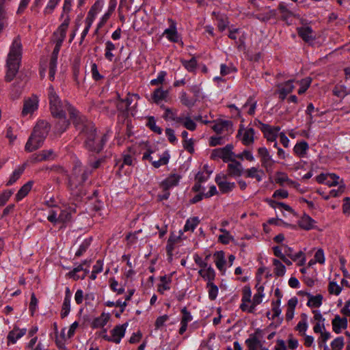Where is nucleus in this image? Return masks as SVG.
<instances>
[{
    "mask_svg": "<svg viewBox=\"0 0 350 350\" xmlns=\"http://www.w3.org/2000/svg\"><path fill=\"white\" fill-rule=\"evenodd\" d=\"M81 161H77L73 167V175L69 178L68 187L71 191V194L78 200L85 195L81 185L87 180L89 176L92 174V170L85 167L83 170Z\"/></svg>",
    "mask_w": 350,
    "mask_h": 350,
    "instance_id": "obj_1",
    "label": "nucleus"
},
{
    "mask_svg": "<svg viewBox=\"0 0 350 350\" xmlns=\"http://www.w3.org/2000/svg\"><path fill=\"white\" fill-rule=\"evenodd\" d=\"M22 57V44L20 38H14L6 61L7 72L5 79L10 82L18 72Z\"/></svg>",
    "mask_w": 350,
    "mask_h": 350,
    "instance_id": "obj_2",
    "label": "nucleus"
},
{
    "mask_svg": "<svg viewBox=\"0 0 350 350\" xmlns=\"http://www.w3.org/2000/svg\"><path fill=\"white\" fill-rule=\"evenodd\" d=\"M50 129L51 125L48 122L43 120H39L25 144V150L31 152L38 149L42 145Z\"/></svg>",
    "mask_w": 350,
    "mask_h": 350,
    "instance_id": "obj_3",
    "label": "nucleus"
},
{
    "mask_svg": "<svg viewBox=\"0 0 350 350\" xmlns=\"http://www.w3.org/2000/svg\"><path fill=\"white\" fill-rule=\"evenodd\" d=\"M50 111L53 117L59 116L66 113L67 111L70 117L75 115L77 109L67 100H62L54 90L53 85H50L48 92Z\"/></svg>",
    "mask_w": 350,
    "mask_h": 350,
    "instance_id": "obj_4",
    "label": "nucleus"
},
{
    "mask_svg": "<svg viewBox=\"0 0 350 350\" xmlns=\"http://www.w3.org/2000/svg\"><path fill=\"white\" fill-rule=\"evenodd\" d=\"M68 25L69 20H65L58 27L57 31L55 32L53 34V36L57 38L55 40V46L51 54V57L49 62V79L51 81H53L55 79L58 54L60 51L62 44L66 38V33Z\"/></svg>",
    "mask_w": 350,
    "mask_h": 350,
    "instance_id": "obj_5",
    "label": "nucleus"
},
{
    "mask_svg": "<svg viewBox=\"0 0 350 350\" xmlns=\"http://www.w3.org/2000/svg\"><path fill=\"white\" fill-rule=\"evenodd\" d=\"M70 119L77 131H79V135L83 138H85L96 130L94 123L88 120L85 116L81 115L77 110L73 116H70Z\"/></svg>",
    "mask_w": 350,
    "mask_h": 350,
    "instance_id": "obj_6",
    "label": "nucleus"
},
{
    "mask_svg": "<svg viewBox=\"0 0 350 350\" xmlns=\"http://www.w3.org/2000/svg\"><path fill=\"white\" fill-rule=\"evenodd\" d=\"M107 140V137L106 134L99 137L97 135L96 131L85 138L84 147L88 151L99 153L103 149Z\"/></svg>",
    "mask_w": 350,
    "mask_h": 350,
    "instance_id": "obj_7",
    "label": "nucleus"
},
{
    "mask_svg": "<svg viewBox=\"0 0 350 350\" xmlns=\"http://www.w3.org/2000/svg\"><path fill=\"white\" fill-rule=\"evenodd\" d=\"M234 146L232 144H227L224 148L214 149L211 154V159L215 160L221 159L224 163L232 161L235 154L232 152Z\"/></svg>",
    "mask_w": 350,
    "mask_h": 350,
    "instance_id": "obj_8",
    "label": "nucleus"
},
{
    "mask_svg": "<svg viewBox=\"0 0 350 350\" xmlns=\"http://www.w3.org/2000/svg\"><path fill=\"white\" fill-rule=\"evenodd\" d=\"M254 123L263 133L264 137L268 142H275L280 127L271 126L269 124L262 123L257 119L254 120Z\"/></svg>",
    "mask_w": 350,
    "mask_h": 350,
    "instance_id": "obj_9",
    "label": "nucleus"
},
{
    "mask_svg": "<svg viewBox=\"0 0 350 350\" xmlns=\"http://www.w3.org/2000/svg\"><path fill=\"white\" fill-rule=\"evenodd\" d=\"M258 154L260 158L261 165L267 172H271L275 161L272 159L267 148L261 147L258 149Z\"/></svg>",
    "mask_w": 350,
    "mask_h": 350,
    "instance_id": "obj_10",
    "label": "nucleus"
},
{
    "mask_svg": "<svg viewBox=\"0 0 350 350\" xmlns=\"http://www.w3.org/2000/svg\"><path fill=\"white\" fill-rule=\"evenodd\" d=\"M128 326V323L122 325H116L111 331V336H103V338L109 342H113L116 344H119L122 338L124 336L126 329Z\"/></svg>",
    "mask_w": 350,
    "mask_h": 350,
    "instance_id": "obj_11",
    "label": "nucleus"
},
{
    "mask_svg": "<svg viewBox=\"0 0 350 350\" xmlns=\"http://www.w3.org/2000/svg\"><path fill=\"white\" fill-rule=\"evenodd\" d=\"M230 163L228 165L227 168V175L223 176L224 178H226V176L230 177H239L241 176L243 172V169L241 163L234 159H232V161H230Z\"/></svg>",
    "mask_w": 350,
    "mask_h": 350,
    "instance_id": "obj_12",
    "label": "nucleus"
},
{
    "mask_svg": "<svg viewBox=\"0 0 350 350\" xmlns=\"http://www.w3.org/2000/svg\"><path fill=\"white\" fill-rule=\"evenodd\" d=\"M53 118L56 119L54 125V132L56 134L61 135L68 128L70 121L66 118V113Z\"/></svg>",
    "mask_w": 350,
    "mask_h": 350,
    "instance_id": "obj_13",
    "label": "nucleus"
},
{
    "mask_svg": "<svg viewBox=\"0 0 350 350\" xmlns=\"http://www.w3.org/2000/svg\"><path fill=\"white\" fill-rule=\"evenodd\" d=\"M38 99L36 96H33L25 100L22 110V116H25L28 114H31L38 109Z\"/></svg>",
    "mask_w": 350,
    "mask_h": 350,
    "instance_id": "obj_14",
    "label": "nucleus"
},
{
    "mask_svg": "<svg viewBox=\"0 0 350 350\" xmlns=\"http://www.w3.org/2000/svg\"><path fill=\"white\" fill-rule=\"evenodd\" d=\"M170 26L169 28L164 31L163 34L166 35L167 38L173 42H177L178 40V36L176 31V23L172 18H168Z\"/></svg>",
    "mask_w": 350,
    "mask_h": 350,
    "instance_id": "obj_15",
    "label": "nucleus"
},
{
    "mask_svg": "<svg viewBox=\"0 0 350 350\" xmlns=\"http://www.w3.org/2000/svg\"><path fill=\"white\" fill-rule=\"evenodd\" d=\"M333 331L336 334H339L341 329H346L347 327V319L346 317L341 318L339 315H336L332 321Z\"/></svg>",
    "mask_w": 350,
    "mask_h": 350,
    "instance_id": "obj_16",
    "label": "nucleus"
},
{
    "mask_svg": "<svg viewBox=\"0 0 350 350\" xmlns=\"http://www.w3.org/2000/svg\"><path fill=\"white\" fill-rule=\"evenodd\" d=\"M180 178V176L177 174H171L160 183V187H161L163 190H169L171 187L178 185Z\"/></svg>",
    "mask_w": 350,
    "mask_h": 350,
    "instance_id": "obj_17",
    "label": "nucleus"
},
{
    "mask_svg": "<svg viewBox=\"0 0 350 350\" xmlns=\"http://www.w3.org/2000/svg\"><path fill=\"white\" fill-rule=\"evenodd\" d=\"M55 155L53 150H43L38 154L32 155V161L34 163L40 162L50 159H54Z\"/></svg>",
    "mask_w": 350,
    "mask_h": 350,
    "instance_id": "obj_18",
    "label": "nucleus"
},
{
    "mask_svg": "<svg viewBox=\"0 0 350 350\" xmlns=\"http://www.w3.org/2000/svg\"><path fill=\"white\" fill-rule=\"evenodd\" d=\"M297 31L299 36L301 37L306 42H309L314 40L313 31L310 27L306 26L297 27Z\"/></svg>",
    "mask_w": 350,
    "mask_h": 350,
    "instance_id": "obj_19",
    "label": "nucleus"
},
{
    "mask_svg": "<svg viewBox=\"0 0 350 350\" xmlns=\"http://www.w3.org/2000/svg\"><path fill=\"white\" fill-rule=\"evenodd\" d=\"M260 332V331L258 329L255 334H251L250 338L245 340V344L247 345L249 350H259L262 348V343L256 336V334Z\"/></svg>",
    "mask_w": 350,
    "mask_h": 350,
    "instance_id": "obj_20",
    "label": "nucleus"
},
{
    "mask_svg": "<svg viewBox=\"0 0 350 350\" xmlns=\"http://www.w3.org/2000/svg\"><path fill=\"white\" fill-rule=\"evenodd\" d=\"M26 329H19L17 326H14L13 329L8 333L7 336L8 342L15 343L16 340L23 337L26 334Z\"/></svg>",
    "mask_w": 350,
    "mask_h": 350,
    "instance_id": "obj_21",
    "label": "nucleus"
},
{
    "mask_svg": "<svg viewBox=\"0 0 350 350\" xmlns=\"http://www.w3.org/2000/svg\"><path fill=\"white\" fill-rule=\"evenodd\" d=\"M110 314L103 312L100 317L95 318L91 323L93 329L103 327L109 321Z\"/></svg>",
    "mask_w": 350,
    "mask_h": 350,
    "instance_id": "obj_22",
    "label": "nucleus"
},
{
    "mask_svg": "<svg viewBox=\"0 0 350 350\" xmlns=\"http://www.w3.org/2000/svg\"><path fill=\"white\" fill-rule=\"evenodd\" d=\"M315 221L309 215L304 214L298 221L299 226L305 230H309L314 228Z\"/></svg>",
    "mask_w": 350,
    "mask_h": 350,
    "instance_id": "obj_23",
    "label": "nucleus"
},
{
    "mask_svg": "<svg viewBox=\"0 0 350 350\" xmlns=\"http://www.w3.org/2000/svg\"><path fill=\"white\" fill-rule=\"evenodd\" d=\"M33 185V180H29L27 183L23 185L16 194V200L20 201L23 199L31 191Z\"/></svg>",
    "mask_w": 350,
    "mask_h": 350,
    "instance_id": "obj_24",
    "label": "nucleus"
},
{
    "mask_svg": "<svg viewBox=\"0 0 350 350\" xmlns=\"http://www.w3.org/2000/svg\"><path fill=\"white\" fill-rule=\"evenodd\" d=\"M26 167V163H23V165L18 166L16 169L14 170L13 173L10 177L9 180L6 183V186H10L13 185L16 180L21 177L22 174L24 172Z\"/></svg>",
    "mask_w": 350,
    "mask_h": 350,
    "instance_id": "obj_25",
    "label": "nucleus"
},
{
    "mask_svg": "<svg viewBox=\"0 0 350 350\" xmlns=\"http://www.w3.org/2000/svg\"><path fill=\"white\" fill-rule=\"evenodd\" d=\"M245 177L255 178L258 182H260L262 180V174H264V172L261 170H258L257 167H252L250 169H247L245 171Z\"/></svg>",
    "mask_w": 350,
    "mask_h": 350,
    "instance_id": "obj_26",
    "label": "nucleus"
},
{
    "mask_svg": "<svg viewBox=\"0 0 350 350\" xmlns=\"http://www.w3.org/2000/svg\"><path fill=\"white\" fill-rule=\"evenodd\" d=\"M254 134L255 131L253 128H248L245 129L241 139L242 143L245 146L253 144L254 142Z\"/></svg>",
    "mask_w": 350,
    "mask_h": 350,
    "instance_id": "obj_27",
    "label": "nucleus"
},
{
    "mask_svg": "<svg viewBox=\"0 0 350 350\" xmlns=\"http://www.w3.org/2000/svg\"><path fill=\"white\" fill-rule=\"evenodd\" d=\"M306 295L308 297V301L307 303V306L309 307H314L319 308L322 304L323 296L320 294H318L315 296L310 295V293H306Z\"/></svg>",
    "mask_w": 350,
    "mask_h": 350,
    "instance_id": "obj_28",
    "label": "nucleus"
},
{
    "mask_svg": "<svg viewBox=\"0 0 350 350\" xmlns=\"http://www.w3.org/2000/svg\"><path fill=\"white\" fill-rule=\"evenodd\" d=\"M173 273L170 274L169 275H163L160 277V281L161 284L158 286V291L161 293H163L164 291L169 290L170 288L169 284L172 282V277Z\"/></svg>",
    "mask_w": 350,
    "mask_h": 350,
    "instance_id": "obj_29",
    "label": "nucleus"
},
{
    "mask_svg": "<svg viewBox=\"0 0 350 350\" xmlns=\"http://www.w3.org/2000/svg\"><path fill=\"white\" fill-rule=\"evenodd\" d=\"M308 148V144L305 141H302L295 144L293 150L296 154L302 157L306 154Z\"/></svg>",
    "mask_w": 350,
    "mask_h": 350,
    "instance_id": "obj_30",
    "label": "nucleus"
},
{
    "mask_svg": "<svg viewBox=\"0 0 350 350\" xmlns=\"http://www.w3.org/2000/svg\"><path fill=\"white\" fill-rule=\"evenodd\" d=\"M273 265H274V273L276 276H283L286 272L285 266L278 259L273 260Z\"/></svg>",
    "mask_w": 350,
    "mask_h": 350,
    "instance_id": "obj_31",
    "label": "nucleus"
},
{
    "mask_svg": "<svg viewBox=\"0 0 350 350\" xmlns=\"http://www.w3.org/2000/svg\"><path fill=\"white\" fill-rule=\"evenodd\" d=\"M116 49L115 44L110 40H108L105 43V57L109 60L112 61L114 55L112 53V51Z\"/></svg>",
    "mask_w": 350,
    "mask_h": 350,
    "instance_id": "obj_32",
    "label": "nucleus"
},
{
    "mask_svg": "<svg viewBox=\"0 0 350 350\" xmlns=\"http://www.w3.org/2000/svg\"><path fill=\"white\" fill-rule=\"evenodd\" d=\"M200 223V219L198 217H193L187 220L186 224L184 226V231H193L196 226Z\"/></svg>",
    "mask_w": 350,
    "mask_h": 350,
    "instance_id": "obj_33",
    "label": "nucleus"
},
{
    "mask_svg": "<svg viewBox=\"0 0 350 350\" xmlns=\"http://www.w3.org/2000/svg\"><path fill=\"white\" fill-rule=\"evenodd\" d=\"M167 95V91H164L161 88H157L154 91L152 98L155 103H159L161 100L165 99Z\"/></svg>",
    "mask_w": 350,
    "mask_h": 350,
    "instance_id": "obj_34",
    "label": "nucleus"
},
{
    "mask_svg": "<svg viewBox=\"0 0 350 350\" xmlns=\"http://www.w3.org/2000/svg\"><path fill=\"white\" fill-rule=\"evenodd\" d=\"M146 126L154 133L159 135L162 133V129L161 127L156 124V120L154 116H148Z\"/></svg>",
    "mask_w": 350,
    "mask_h": 350,
    "instance_id": "obj_35",
    "label": "nucleus"
},
{
    "mask_svg": "<svg viewBox=\"0 0 350 350\" xmlns=\"http://www.w3.org/2000/svg\"><path fill=\"white\" fill-rule=\"evenodd\" d=\"M206 288H208V298L212 301L215 300L218 295V287L213 282H207Z\"/></svg>",
    "mask_w": 350,
    "mask_h": 350,
    "instance_id": "obj_36",
    "label": "nucleus"
},
{
    "mask_svg": "<svg viewBox=\"0 0 350 350\" xmlns=\"http://www.w3.org/2000/svg\"><path fill=\"white\" fill-rule=\"evenodd\" d=\"M180 62L189 72H194L197 68V60L196 57H192L189 60L180 59Z\"/></svg>",
    "mask_w": 350,
    "mask_h": 350,
    "instance_id": "obj_37",
    "label": "nucleus"
},
{
    "mask_svg": "<svg viewBox=\"0 0 350 350\" xmlns=\"http://www.w3.org/2000/svg\"><path fill=\"white\" fill-rule=\"evenodd\" d=\"M232 123L228 120H221L216 124H215L212 129L217 133H221L222 131L225 129H228L229 126H231Z\"/></svg>",
    "mask_w": 350,
    "mask_h": 350,
    "instance_id": "obj_38",
    "label": "nucleus"
},
{
    "mask_svg": "<svg viewBox=\"0 0 350 350\" xmlns=\"http://www.w3.org/2000/svg\"><path fill=\"white\" fill-rule=\"evenodd\" d=\"M170 156L168 152H165L163 156L158 161H152V165L155 168H159L161 165H167L169 162Z\"/></svg>",
    "mask_w": 350,
    "mask_h": 350,
    "instance_id": "obj_39",
    "label": "nucleus"
},
{
    "mask_svg": "<svg viewBox=\"0 0 350 350\" xmlns=\"http://www.w3.org/2000/svg\"><path fill=\"white\" fill-rule=\"evenodd\" d=\"M92 241V238L85 239L80 245L79 250L76 252L75 256L79 257L82 256L90 247Z\"/></svg>",
    "mask_w": 350,
    "mask_h": 350,
    "instance_id": "obj_40",
    "label": "nucleus"
},
{
    "mask_svg": "<svg viewBox=\"0 0 350 350\" xmlns=\"http://www.w3.org/2000/svg\"><path fill=\"white\" fill-rule=\"evenodd\" d=\"M234 188H235L234 183H230L226 181L219 183V189L223 193H228L231 191Z\"/></svg>",
    "mask_w": 350,
    "mask_h": 350,
    "instance_id": "obj_41",
    "label": "nucleus"
},
{
    "mask_svg": "<svg viewBox=\"0 0 350 350\" xmlns=\"http://www.w3.org/2000/svg\"><path fill=\"white\" fill-rule=\"evenodd\" d=\"M70 311V299H64L62 306L61 318L64 319Z\"/></svg>",
    "mask_w": 350,
    "mask_h": 350,
    "instance_id": "obj_42",
    "label": "nucleus"
},
{
    "mask_svg": "<svg viewBox=\"0 0 350 350\" xmlns=\"http://www.w3.org/2000/svg\"><path fill=\"white\" fill-rule=\"evenodd\" d=\"M333 94L339 98H344L347 95L346 88L343 85H336L333 89Z\"/></svg>",
    "mask_w": 350,
    "mask_h": 350,
    "instance_id": "obj_43",
    "label": "nucleus"
},
{
    "mask_svg": "<svg viewBox=\"0 0 350 350\" xmlns=\"http://www.w3.org/2000/svg\"><path fill=\"white\" fill-rule=\"evenodd\" d=\"M328 291L330 294L338 295L342 291V287L338 285L336 282H329L328 285Z\"/></svg>",
    "mask_w": 350,
    "mask_h": 350,
    "instance_id": "obj_44",
    "label": "nucleus"
},
{
    "mask_svg": "<svg viewBox=\"0 0 350 350\" xmlns=\"http://www.w3.org/2000/svg\"><path fill=\"white\" fill-rule=\"evenodd\" d=\"M206 269V273L204 274V276L203 275V278L206 280L208 281L207 282H213L215 278V270L211 266H207Z\"/></svg>",
    "mask_w": 350,
    "mask_h": 350,
    "instance_id": "obj_45",
    "label": "nucleus"
},
{
    "mask_svg": "<svg viewBox=\"0 0 350 350\" xmlns=\"http://www.w3.org/2000/svg\"><path fill=\"white\" fill-rule=\"evenodd\" d=\"M333 350H341L344 347V338L342 336L337 337L331 343Z\"/></svg>",
    "mask_w": 350,
    "mask_h": 350,
    "instance_id": "obj_46",
    "label": "nucleus"
},
{
    "mask_svg": "<svg viewBox=\"0 0 350 350\" xmlns=\"http://www.w3.org/2000/svg\"><path fill=\"white\" fill-rule=\"evenodd\" d=\"M13 192L12 190H5L0 193V207L4 206L12 196Z\"/></svg>",
    "mask_w": 350,
    "mask_h": 350,
    "instance_id": "obj_47",
    "label": "nucleus"
},
{
    "mask_svg": "<svg viewBox=\"0 0 350 350\" xmlns=\"http://www.w3.org/2000/svg\"><path fill=\"white\" fill-rule=\"evenodd\" d=\"M311 83V79L310 78H306L302 79L300 81L301 87L298 90V94H302L306 92V91L308 90V88L310 87Z\"/></svg>",
    "mask_w": 350,
    "mask_h": 350,
    "instance_id": "obj_48",
    "label": "nucleus"
},
{
    "mask_svg": "<svg viewBox=\"0 0 350 350\" xmlns=\"http://www.w3.org/2000/svg\"><path fill=\"white\" fill-rule=\"evenodd\" d=\"M180 98L181 103L186 107H191L195 104L194 100L189 99L188 96L185 92H182Z\"/></svg>",
    "mask_w": 350,
    "mask_h": 350,
    "instance_id": "obj_49",
    "label": "nucleus"
},
{
    "mask_svg": "<svg viewBox=\"0 0 350 350\" xmlns=\"http://www.w3.org/2000/svg\"><path fill=\"white\" fill-rule=\"evenodd\" d=\"M302 317H304V319L300 321L296 326V329L299 331L301 335H305V332L307 329L308 325L306 323V315L305 314H302Z\"/></svg>",
    "mask_w": 350,
    "mask_h": 350,
    "instance_id": "obj_50",
    "label": "nucleus"
},
{
    "mask_svg": "<svg viewBox=\"0 0 350 350\" xmlns=\"http://www.w3.org/2000/svg\"><path fill=\"white\" fill-rule=\"evenodd\" d=\"M226 263V261L224 260V252L221 251L219 252H217V258L215 261V265L217 269L220 271L223 269V267Z\"/></svg>",
    "mask_w": 350,
    "mask_h": 350,
    "instance_id": "obj_51",
    "label": "nucleus"
},
{
    "mask_svg": "<svg viewBox=\"0 0 350 350\" xmlns=\"http://www.w3.org/2000/svg\"><path fill=\"white\" fill-rule=\"evenodd\" d=\"M251 296L252 292L250 287L249 286H245L243 288L242 302H250Z\"/></svg>",
    "mask_w": 350,
    "mask_h": 350,
    "instance_id": "obj_52",
    "label": "nucleus"
},
{
    "mask_svg": "<svg viewBox=\"0 0 350 350\" xmlns=\"http://www.w3.org/2000/svg\"><path fill=\"white\" fill-rule=\"evenodd\" d=\"M6 18V12L5 10L4 3H0V32L4 28V21Z\"/></svg>",
    "mask_w": 350,
    "mask_h": 350,
    "instance_id": "obj_53",
    "label": "nucleus"
},
{
    "mask_svg": "<svg viewBox=\"0 0 350 350\" xmlns=\"http://www.w3.org/2000/svg\"><path fill=\"white\" fill-rule=\"evenodd\" d=\"M184 148L191 154L194 152V141L192 138L183 140Z\"/></svg>",
    "mask_w": 350,
    "mask_h": 350,
    "instance_id": "obj_54",
    "label": "nucleus"
},
{
    "mask_svg": "<svg viewBox=\"0 0 350 350\" xmlns=\"http://www.w3.org/2000/svg\"><path fill=\"white\" fill-rule=\"evenodd\" d=\"M234 157H237L241 160H243L244 158H245L247 160H248L250 161H253L254 160V158L252 152L247 150H243L241 153H240L239 154H235V156H234Z\"/></svg>",
    "mask_w": 350,
    "mask_h": 350,
    "instance_id": "obj_55",
    "label": "nucleus"
},
{
    "mask_svg": "<svg viewBox=\"0 0 350 350\" xmlns=\"http://www.w3.org/2000/svg\"><path fill=\"white\" fill-rule=\"evenodd\" d=\"M278 10L282 14V19L286 20L292 15V13L288 10L284 3H280L278 5Z\"/></svg>",
    "mask_w": 350,
    "mask_h": 350,
    "instance_id": "obj_56",
    "label": "nucleus"
},
{
    "mask_svg": "<svg viewBox=\"0 0 350 350\" xmlns=\"http://www.w3.org/2000/svg\"><path fill=\"white\" fill-rule=\"evenodd\" d=\"M58 217L59 222H67L71 219L70 212L67 209L62 210Z\"/></svg>",
    "mask_w": 350,
    "mask_h": 350,
    "instance_id": "obj_57",
    "label": "nucleus"
},
{
    "mask_svg": "<svg viewBox=\"0 0 350 350\" xmlns=\"http://www.w3.org/2000/svg\"><path fill=\"white\" fill-rule=\"evenodd\" d=\"M38 299L36 297V295L34 293H32L31 295V301L29 304V310L31 311V316L34 314V312L36 310V307L38 305Z\"/></svg>",
    "mask_w": 350,
    "mask_h": 350,
    "instance_id": "obj_58",
    "label": "nucleus"
},
{
    "mask_svg": "<svg viewBox=\"0 0 350 350\" xmlns=\"http://www.w3.org/2000/svg\"><path fill=\"white\" fill-rule=\"evenodd\" d=\"M91 72H92V78L95 81H99L103 78V77L101 75H100L98 70L97 65L95 63H93L91 66Z\"/></svg>",
    "mask_w": 350,
    "mask_h": 350,
    "instance_id": "obj_59",
    "label": "nucleus"
},
{
    "mask_svg": "<svg viewBox=\"0 0 350 350\" xmlns=\"http://www.w3.org/2000/svg\"><path fill=\"white\" fill-rule=\"evenodd\" d=\"M181 312L183 314V317L180 322L188 324V323L192 320L191 313L187 310L186 307H184L181 310Z\"/></svg>",
    "mask_w": 350,
    "mask_h": 350,
    "instance_id": "obj_60",
    "label": "nucleus"
},
{
    "mask_svg": "<svg viewBox=\"0 0 350 350\" xmlns=\"http://www.w3.org/2000/svg\"><path fill=\"white\" fill-rule=\"evenodd\" d=\"M177 115L176 110H173L170 108H165V113L163 116V118L165 120H171L174 119V117Z\"/></svg>",
    "mask_w": 350,
    "mask_h": 350,
    "instance_id": "obj_61",
    "label": "nucleus"
},
{
    "mask_svg": "<svg viewBox=\"0 0 350 350\" xmlns=\"http://www.w3.org/2000/svg\"><path fill=\"white\" fill-rule=\"evenodd\" d=\"M183 126L189 131H195L196 129V124L189 117L185 118Z\"/></svg>",
    "mask_w": 350,
    "mask_h": 350,
    "instance_id": "obj_62",
    "label": "nucleus"
},
{
    "mask_svg": "<svg viewBox=\"0 0 350 350\" xmlns=\"http://www.w3.org/2000/svg\"><path fill=\"white\" fill-rule=\"evenodd\" d=\"M280 89L284 92V94H290L294 89L293 81L290 80L286 81L282 85Z\"/></svg>",
    "mask_w": 350,
    "mask_h": 350,
    "instance_id": "obj_63",
    "label": "nucleus"
},
{
    "mask_svg": "<svg viewBox=\"0 0 350 350\" xmlns=\"http://www.w3.org/2000/svg\"><path fill=\"white\" fill-rule=\"evenodd\" d=\"M342 212L344 214L350 215V198L346 197L343 200Z\"/></svg>",
    "mask_w": 350,
    "mask_h": 350,
    "instance_id": "obj_64",
    "label": "nucleus"
}]
</instances>
